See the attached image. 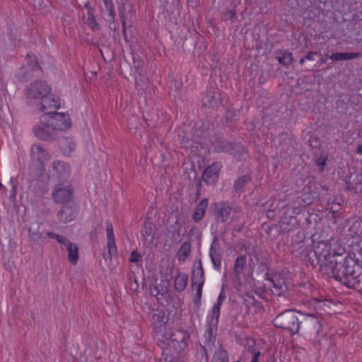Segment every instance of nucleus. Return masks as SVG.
Instances as JSON below:
<instances>
[{
	"mask_svg": "<svg viewBox=\"0 0 362 362\" xmlns=\"http://www.w3.org/2000/svg\"><path fill=\"white\" fill-rule=\"evenodd\" d=\"M50 155L48 151L40 144H34L30 148V160L32 168L42 173L45 164L49 160Z\"/></svg>",
	"mask_w": 362,
	"mask_h": 362,
	"instance_id": "39448f33",
	"label": "nucleus"
},
{
	"mask_svg": "<svg viewBox=\"0 0 362 362\" xmlns=\"http://www.w3.org/2000/svg\"><path fill=\"white\" fill-rule=\"evenodd\" d=\"M312 203V198H310L309 196L307 198H305L303 199V204L302 205L303 206H308L310 204Z\"/></svg>",
	"mask_w": 362,
	"mask_h": 362,
	"instance_id": "c756f323",
	"label": "nucleus"
},
{
	"mask_svg": "<svg viewBox=\"0 0 362 362\" xmlns=\"http://www.w3.org/2000/svg\"><path fill=\"white\" fill-rule=\"evenodd\" d=\"M208 204L207 199H203L199 202L192 214V218L195 222H198L202 219L208 207Z\"/></svg>",
	"mask_w": 362,
	"mask_h": 362,
	"instance_id": "ddd939ff",
	"label": "nucleus"
},
{
	"mask_svg": "<svg viewBox=\"0 0 362 362\" xmlns=\"http://www.w3.org/2000/svg\"><path fill=\"white\" fill-rule=\"evenodd\" d=\"M279 62L283 64H290L293 59L292 54L290 52H284L281 56L278 57Z\"/></svg>",
	"mask_w": 362,
	"mask_h": 362,
	"instance_id": "5701e85b",
	"label": "nucleus"
},
{
	"mask_svg": "<svg viewBox=\"0 0 362 362\" xmlns=\"http://www.w3.org/2000/svg\"><path fill=\"white\" fill-rule=\"evenodd\" d=\"M214 362H228V355L226 351L224 350L219 349H218L213 357Z\"/></svg>",
	"mask_w": 362,
	"mask_h": 362,
	"instance_id": "aec40b11",
	"label": "nucleus"
},
{
	"mask_svg": "<svg viewBox=\"0 0 362 362\" xmlns=\"http://www.w3.org/2000/svg\"><path fill=\"white\" fill-rule=\"evenodd\" d=\"M70 173L69 166L62 161H54L49 170L47 178L49 180H58L59 182L66 180Z\"/></svg>",
	"mask_w": 362,
	"mask_h": 362,
	"instance_id": "0eeeda50",
	"label": "nucleus"
},
{
	"mask_svg": "<svg viewBox=\"0 0 362 362\" xmlns=\"http://www.w3.org/2000/svg\"><path fill=\"white\" fill-rule=\"evenodd\" d=\"M274 326L296 333L299 329V320L295 312L286 310L278 315L274 320Z\"/></svg>",
	"mask_w": 362,
	"mask_h": 362,
	"instance_id": "7ed1b4c3",
	"label": "nucleus"
},
{
	"mask_svg": "<svg viewBox=\"0 0 362 362\" xmlns=\"http://www.w3.org/2000/svg\"><path fill=\"white\" fill-rule=\"evenodd\" d=\"M71 124L68 115L61 112H46L40 117V122L35 126L33 131L37 137L47 140L50 138L52 130L68 129Z\"/></svg>",
	"mask_w": 362,
	"mask_h": 362,
	"instance_id": "f257e3e1",
	"label": "nucleus"
},
{
	"mask_svg": "<svg viewBox=\"0 0 362 362\" xmlns=\"http://www.w3.org/2000/svg\"><path fill=\"white\" fill-rule=\"evenodd\" d=\"M326 60H327V58H325V59H322V61L323 62H326Z\"/></svg>",
	"mask_w": 362,
	"mask_h": 362,
	"instance_id": "a19ab883",
	"label": "nucleus"
},
{
	"mask_svg": "<svg viewBox=\"0 0 362 362\" xmlns=\"http://www.w3.org/2000/svg\"><path fill=\"white\" fill-rule=\"evenodd\" d=\"M209 255L214 269L220 270L221 267V258L218 251L211 249Z\"/></svg>",
	"mask_w": 362,
	"mask_h": 362,
	"instance_id": "a211bd4d",
	"label": "nucleus"
},
{
	"mask_svg": "<svg viewBox=\"0 0 362 362\" xmlns=\"http://www.w3.org/2000/svg\"><path fill=\"white\" fill-rule=\"evenodd\" d=\"M170 362H183L182 361H180L179 359H177V360H174L173 361H170Z\"/></svg>",
	"mask_w": 362,
	"mask_h": 362,
	"instance_id": "4c0bfd02",
	"label": "nucleus"
},
{
	"mask_svg": "<svg viewBox=\"0 0 362 362\" xmlns=\"http://www.w3.org/2000/svg\"><path fill=\"white\" fill-rule=\"evenodd\" d=\"M55 239L59 243H60L62 245H64L65 247H66L68 243H70L68 240H66V238L58 234L57 235H55Z\"/></svg>",
	"mask_w": 362,
	"mask_h": 362,
	"instance_id": "cd10ccee",
	"label": "nucleus"
},
{
	"mask_svg": "<svg viewBox=\"0 0 362 362\" xmlns=\"http://www.w3.org/2000/svg\"><path fill=\"white\" fill-rule=\"evenodd\" d=\"M304 61H305V59H301L300 60V64H303V63H304Z\"/></svg>",
	"mask_w": 362,
	"mask_h": 362,
	"instance_id": "58836bf2",
	"label": "nucleus"
},
{
	"mask_svg": "<svg viewBox=\"0 0 362 362\" xmlns=\"http://www.w3.org/2000/svg\"><path fill=\"white\" fill-rule=\"evenodd\" d=\"M317 164L322 167H323L325 164V158H320L318 160H317Z\"/></svg>",
	"mask_w": 362,
	"mask_h": 362,
	"instance_id": "473e14b6",
	"label": "nucleus"
},
{
	"mask_svg": "<svg viewBox=\"0 0 362 362\" xmlns=\"http://www.w3.org/2000/svg\"><path fill=\"white\" fill-rule=\"evenodd\" d=\"M52 197L55 202L64 203L69 202L72 197V189L69 182L64 180L54 186Z\"/></svg>",
	"mask_w": 362,
	"mask_h": 362,
	"instance_id": "423d86ee",
	"label": "nucleus"
},
{
	"mask_svg": "<svg viewBox=\"0 0 362 362\" xmlns=\"http://www.w3.org/2000/svg\"><path fill=\"white\" fill-rule=\"evenodd\" d=\"M86 24L94 31L98 30V24L97 23L93 14L88 11L86 20Z\"/></svg>",
	"mask_w": 362,
	"mask_h": 362,
	"instance_id": "412c9836",
	"label": "nucleus"
},
{
	"mask_svg": "<svg viewBox=\"0 0 362 362\" xmlns=\"http://www.w3.org/2000/svg\"><path fill=\"white\" fill-rule=\"evenodd\" d=\"M249 180V178L246 176L242 177L237 180V181L235 183V187L236 189H240L242 187V184L247 182Z\"/></svg>",
	"mask_w": 362,
	"mask_h": 362,
	"instance_id": "bb28decb",
	"label": "nucleus"
},
{
	"mask_svg": "<svg viewBox=\"0 0 362 362\" xmlns=\"http://www.w3.org/2000/svg\"><path fill=\"white\" fill-rule=\"evenodd\" d=\"M141 255L136 251L133 250L131 252L129 261L132 262H138L141 260Z\"/></svg>",
	"mask_w": 362,
	"mask_h": 362,
	"instance_id": "a878e982",
	"label": "nucleus"
},
{
	"mask_svg": "<svg viewBox=\"0 0 362 362\" xmlns=\"http://www.w3.org/2000/svg\"><path fill=\"white\" fill-rule=\"evenodd\" d=\"M106 234L108 253L110 257H112L117 255V249L115 243L114 230L112 224H107L106 226Z\"/></svg>",
	"mask_w": 362,
	"mask_h": 362,
	"instance_id": "1a4fd4ad",
	"label": "nucleus"
},
{
	"mask_svg": "<svg viewBox=\"0 0 362 362\" xmlns=\"http://www.w3.org/2000/svg\"><path fill=\"white\" fill-rule=\"evenodd\" d=\"M221 168V165L220 163H214L209 165L203 173V180L209 185H212L216 182Z\"/></svg>",
	"mask_w": 362,
	"mask_h": 362,
	"instance_id": "6e6552de",
	"label": "nucleus"
},
{
	"mask_svg": "<svg viewBox=\"0 0 362 362\" xmlns=\"http://www.w3.org/2000/svg\"><path fill=\"white\" fill-rule=\"evenodd\" d=\"M357 152L358 153H362V145H360L358 148H357Z\"/></svg>",
	"mask_w": 362,
	"mask_h": 362,
	"instance_id": "c9c22d12",
	"label": "nucleus"
},
{
	"mask_svg": "<svg viewBox=\"0 0 362 362\" xmlns=\"http://www.w3.org/2000/svg\"><path fill=\"white\" fill-rule=\"evenodd\" d=\"M220 310L221 308H218V305H214L212 309L208 313L207 323L211 328L216 327L218 325Z\"/></svg>",
	"mask_w": 362,
	"mask_h": 362,
	"instance_id": "4468645a",
	"label": "nucleus"
},
{
	"mask_svg": "<svg viewBox=\"0 0 362 362\" xmlns=\"http://www.w3.org/2000/svg\"><path fill=\"white\" fill-rule=\"evenodd\" d=\"M188 281V276L185 273H179L175 278V287L177 291H182Z\"/></svg>",
	"mask_w": 362,
	"mask_h": 362,
	"instance_id": "dca6fc26",
	"label": "nucleus"
},
{
	"mask_svg": "<svg viewBox=\"0 0 362 362\" xmlns=\"http://www.w3.org/2000/svg\"><path fill=\"white\" fill-rule=\"evenodd\" d=\"M76 215V209L69 206H63L59 212V218L61 221L66 223L71 221Z\"/></svg>",
	"mask_w": 362,
	"mask_h": 362,
	"instance_id": "9b49d317",
	"label": "nucleus"
},
{
	"mask_svg": "<svg viewBox=\"0 0 362 362\" xmlns=\"http://www.w3.org/2000/svg\"><path fill=\"white\" fill-rule=\"evenodd\" d=\"M50 87L42 80L36 81L30 84L25 93L28 98L40 100L42 111H52L59 107L58 98L50 94Z\"/></svg>",
	"mask_w": 362,
	"mask_h": 362,
	"instance_id": "f03ea898",
	"label": "nucleus"
},
{
	"mask_svg": "<svg viewBox=\"0 0 362 362\" xmlns=\"http://www.w3.org/2000/svg\"><path fill=\"white\" fill-rule=\"evenodd\" d=\"M66 247L68 251V259L69 262L73 264H76L78 259V246L76 244L69 243H68Z\"/></svg>",
	"mask_w": 362,
	"mask_h": 362,
	"instance_id": "2eb2a0df",
	"label": "nucleus"
},
{
	"mask_svg": "<svg viewBox=\"0 0 362 362\" xmlns=\"http://www.w3.org/2000/svg\"><path fill=\"white\" fill-rule=\"evenodd\" d=\"M259 355H260L259 351L255 352L251 362H258V358H259Z\"/></svg>",
	"mask_w": 362,
	"mask_h": 362,
	"instance_id": "7c9ffc66",
	"label": "nucleus"
},
{
	"mask_svg": "<svg viewBox=\"0 0 362 362\" xmlns=\"http://www.w3.org/2000/svg\"><path fill=\"white\" fill-rule=\"evenodd\" d=\"M359 56V53L341 52L332 54L330 57V59H332L333 61H342L356 58Z\"/></svg>",
	"mask_w": 362,
	"mask_h": 362,
	"instance_id": "f3484780",
	"label": "nucleus"
},
{
	"mask_svg": "<svg viewBox=\"0 0 362 362\" xmlns=\"http://www.w3.org/2000/svg\"><path fill=\"white\" fill-rule=\"evenodd\" d=\"M315 54H316V53H315V52H309V53H308V54H306V56H305V59H308V60H314V57H313V56H314Z\"/></svg>",
	"mask_w": 362,
	"mask_h": 362,
	"instance_id": "2f4dec72",
	"label": "nucleus"
},
{
	"mask_svg": "<svg viewBox=\"0 0 362 362\" xmlns=\"http://www.w3.org/2000/svg\"><path fill=\"white\" fill-rule=\"evenodd\" d=\"M215 211L217 218L221 221H225L230 214V208L225 203H217L215 204Z\"/></svg>",
	"mask_w": 362,
	"mask_h": 362,
	"instance_id": "f8f14e48",
	"label": "nucleus"
},
{
	"mask_svg": "<svg viewBox=\"0 0 362 362\" xmlns=\"http://www.w3.org/2000/svg\"><path fill=\"white\" fill-rule=\"evenodd\" d=\"M103 1L107 11L109 12L110 16L112 18H113L115 13L112 0H103Z\"/></svg>",
	"mask_w": 362,
	"mask_h": 362,
	"instance_id": "393cba45",
	"label": "nucleus"
},
{
	"mask_svg": "<svg viewBox=\"0 0 362 362\" xmlns=\"http://www.w3.org/2000/svg\"><path fill=\"white\" fill-rule=\"evenodd\" d=\"M47 235L49 238H55V235H57V234H55L52 232H47Z\"/></svg>",
	"mask_w": 362,
	"mask_h": 362,
	"instance_id": "72a5a7b5",
	"label": "nucleus"
},
{
	"mask_svg": "<svg viewBox=\"0 0 362 362\" xmlns=\"http://www.w3.org/2000/svg\"><path fill=\"white\" fill-rule=\"evenodd\" d=\"M321 246L322 247V248H324V247H327V244L324 242H321L318 245V248H320V247H321Z\"/></svg>",
	"mask_w": 362,
	"mask_h": 362,
	"instance_id": "f704fd0d",
	"label": "nucleus"
},
{
	"mask_svg": "<svg viewBox=\"0 0 362 362\" xmlns=\"http://www.w3.org/2000/svg\"><path fill=\"white\" fill-rule=\"evenodd\" d=\"M190 252V245L188 243H183L180 247L178 255H179V259H180L182 257L185 258Z\"/></svg>",
	"mask_w": 362,
	"mask_h": 362,
	"instance_id": "4be33fe9",
	"label": "nucleus"
},
{
	"mask_svg": "<svg viewBox=\"0 0 362 362\" xmlns=\"http://www.w3.org/2000/svg\"><path fill=\"white\" fill-rule=\"evenodd\" d=\"M192 281V284L197 286V294L201 296L202 286L204 284V272L201 265L193 270Z\"/></svg>",
	"mask_w": 362,
	"mask_h": 362,
	"instance_id": "9d476101",
	"label": "nucleus"
},
{
	"mask_svg": "<svg viewBox=\"0 0 362 362\" xmlns=\"http://www.w3.org/2000/svg\"><path fill=\"white\" fill-rule=\"evenodd\" d=\"M274 286L279 289H282V286H281V285L279 286L275 285Z\"/></svg>",
	"mask_w": 362,
	"mask_h": 362,
	"instance_id": "ea45409f",
	"label": "nucleus"
},
{
	"mask_svg": "<svg viewBox=\"0 0 362 362\" xmlns=\"http://www.w3.org/2000/svg\"><path fill=\"white\" fill-rule=\"evenodd\" d=\"M27 58L28 64L21 67L16 74L18 81L20 82H23L30 77L39 76L42 74L36 57L33 54H28Z\"/></svg>",
	"mask_w": 362,
	"mask_h": 362,
	"instance_id": "20e7f679",
	"label": "nucleus"
},
{
	"mask_svg": "<svg viewBox=\"0 0 362 362\" xmlns=\"http://www.w3.org/2000/svg\"><path fill=\"white\" fill-rule=\"evenodd\" d=\"M67 146H62L61 148L64 155L69 156L70 153L74 149V144L71 140H67Z\"/></svg>",
	"mask_w": 362,
	"mask_h": 362,
	"instance_id": "b1692460",
	"label": "nucleus"
},
{
	"mask_svg": "<svg viewBox=\"0 0 362 362\" xmlns=\"http://www.w3.org/2000/svg\"><path fill=\"white\" fill-rule=\"evenodd\" d=\"M246 263V257L245 256H240L238 257L235 260V264L234 266V271L236 275L242 274L243 272V269Z\"/></svg>",
	"mask_w": 362,
	"mask_h": 362,
	"instance_id": "6ab92c4d",
	"label": "nucleus"
},
{
	"mask_svg": "<svg viewBox=\"0 0 362 362\" xmlns=\"http://www.w3.org/2000/svg\"><path fill=\"white\" fill-rule=\"evenodd\" d=\"M250 343H252V344H253V343H254V340H253L252 339H250L248 340V344H249V345H250Z\"/></svg>",
	"mask_w": 362,
	"mask_h": 362,
	"instance_id": "e433bc0d",
	"label": "nucleus"
},
{
	"mask_svg": "<svg viewBox=\"0 0 362 362\" xmlns=\"http://www.w3.org/2000/svg\"><path fill=\"white\" fill-rule=\"evenodd\" d=\"M224 297L222 296V293H221L218 297L217 302L214 305H218V308H221V305L223 303Z\"/></svg>",
	"mask_w": 362,
	"mask_h": 362,
	"instance_id": "c85d7f7f",
	"label": "nucleus"
}]
</instances>
